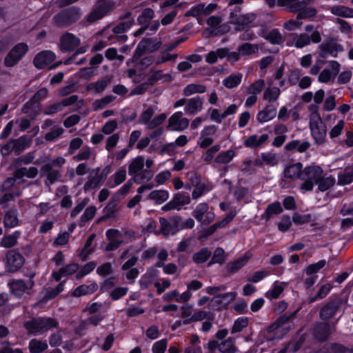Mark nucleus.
Masks as SVG:
<instances>
[{"mask_svg":"<svg viewBox=\"0 0 353 353\" xmlns=\"http://www.w3.org/2000/svg\"><path fill=\"white\" fill-rule=\"evenodd\" d=\"M82 16L81 9L78 6L65 8L52 19V24L57 28H66L77 22Z\"/></svg>","mask_w":353,"mask_h":353,"instance_id":"nucleus-1","label":"nucleus"},{"mask_svg":"<svg viewBox=\"0 0 353 353\" xmlns=\"http://www.w3.org/2000/svg\"><path fill=\"white\" fill-rule=\"evenodd\" d=\"M59 323L57 319L52 317L40 316L33 318L24 323L23 327L31 334H43L54 328H59Z\"/></svg>","mask_w":353,"mask_h":353,"instance_id":"nucleus-2","label":"nucleus"},{"mask_svg":"<svg viewBox=\"0 0 353 353\" xmlns=\"http://www.w3.org/2000/svg\"><path fill=\"white\" fill-rule=\"evenodd\" d=\"M115 8L116 3L112 0H98L92 10L81 21V25L87 27L108 15Z\"/></svg>","mask_w":353,"mask_h":353,"instance_id":"nucleus-3","label":"nucleus"},{"mask_svg":"<svg viewBox=\"0 0 353 353\" xmlns=\"http://www.w3.org/2000/svg\"><path fill=\"white\" fill-rule=\"evenodd\" d=\"M323 174V170L319 165H312L305 168L300 175V180L303 181L300 189L305 192L312 191L314 185L316 184Z\"/></svg>","mask_w":353,"mask_h":353,"instance_id":"nucleus-4","label":"nucleus"},{"mask_svg":"<svg viewBox=\"0 0 353 353\" xmlns=\"http://www.w3.org/2000/svg\"><path fill=\"white\" fill-rule=\"evenodd\" d=\"M35 273H30L28 275V279H12L8 285L10 293L17 298H21L24 294L31 295L33 292V288L35 285L34 278Z\"/></svg>","mask_w":353,"mask_h":353,"instance_id":"nucleus-5","label":"nucleus"},{"mask_svg":"<svg viewBox=\"0 0 353 353\" xmlns=\"http://www.w3.org/2000/svg\"><path fill=\"white\" fill-rule=\"evenodd\" d=\"M347 303V298L343 296H335L331 298L330 301L325 303L319 311V318L323 321H326L334 317L338 311L342 310L344 312L345 305Z\"/></svg>","mask_w":353,"mask_h":353,"instance_id":"nucleus-6","label":"nucleus"},{"mask_svg":"<svg viewBox=\"0 0 353 353\" xmlns=\"http://www.w3.org/2000/svg\"><path fill=\"white\" fill-rule=\"evenodd\" d=\"M310 128L316 143L321 145L325 141L327 127L318 113L311 116Z\"/></svg>","mask_w":353,"mask_h":353,"instance_id":"nucleus-7","label":"nucleus"},{"mask_svg":"<svg viewBox=\"0 0 353 353\" xmlns=\"http://www.w3.org/2000/svg\"><path fill=\"white\" fill-rule=\"evenodd\" d=\"M335 331V325H330L326 321L316 322L311 330L313 337L320 342L328 339L331 334Z\"/></svg>","mask_w":353,"mask_h":353,"instance_id":"nucleus-8","label":"nucleus"},{"mask_svg":"<svg viewBox=\"0 0 353 353\" xmlns=\"http://www.w3.org/2000/svg\"><path fill=\"white\" fill-rule=\"evenodd\" d=\"M28 50V46L25 43L15 45L4 59V64L7 67H13L23 57Z\"/></svg>","mask_w":353,"mask_h":353,"instance_id":"nucleus-9","label":"nucleus"},{"mask_svg":"<svg viewBox=\"0 0 353 353\" xmlns=\"http://www.w3.org/2000/svg\"><path fill=\"white\" fill-rule=\"evenodd\" d=\"M24 263V257L17 250H10L6 252L5 265L9 272H17Z\"/></svg>","mask_w":353,"mask_h":353,"instance_id":"nucleus-10","label":"nucleus"},{"mask_svg":"<svg viewBox=\"0 0 353 353\" xmlns=\"http://www.w3.org/2000/svg\"><path fill=\"white\" fill-rule=\"evenodd\" d=\"M210 208L207 203L198 204L194 211L192 216L201 225H208L215 219V214L212 211L209 210Z\"/></svg>","mask_w":353,"mask_h":353,"instance_id":"nucleus-11","label":"nucleus"},{"mask_svg":"<svg viewBox=\"0 0 353 353\" xmlns=\"http://www.w3.org/2000/svg\"><path fill=\"white\" fill-rule=\"evenodd\" d=\"M161 41L154 38H143L138 44L133 58L137 59L146 52H153L157 50L161 46Z\"/></svg>","mask_w":353,"mask_h":353,"instance_id":"nucleus-12","label":"nucleus"},{"mask_svg":"<svg viewBox=\"0 0 353 353\" xmlns=\"http://www.w3.org/2000/svg\"><path fill=\"white\" fill-rule=\"evenodd\" d=\"M294 41V45L296 48H303L308 46L311 42L319 43L321 41V36L319 31L315 30L311 34L308 35L307 33L297 34L294 33L291 34Z\"/></svg>","mask_w":353,"mask_h":353,"instance_id":"nucleus-13","label":"nucleus"},{"mask_svg":"<svg viewBox=\"0 0 353 353\" xmlns=\"http://www.w3.org/2000/svg\"><path fill=\"white\" fill-rule=\"evenodd\" d=\"M134 19H130L127 21H122L113 27L112 32L114 34L107 37L108 41L115 40L118 42H125L128 39V36L124 34L131 26L134 24Z\"/></svg>","mask_w":353,"mask_h":353,"instance_id":"nucleus-14","label":"nucleus"},{"mask_svg":"<svg viewBox=\"0 0 353 353\" xmlns=\"http://www.w3.org/2000/svg\"><path fill=\"white\" fill-rule=\"evenodd\" d=\"M81 44L80 39L70 32H65L59 40V48L63 52L74 51Z\"/></svg>","mask_w":353,"mask_h":353,"instance_id":"nucleus-15","label":"nucleus"},{"mask_svg":"<svg viewBox=\"0 0 353 353\" xmlns=\"http://www.w3.org/2000/svg\"><path fill=\"white\" fill-rule=\"evenodd\" d=\"M190 203V194L187 192H179L174 194L172 199L162 207V210L170 211L174 209L179 210L181 206Z\"/></svg>","mask_w":353,"mask_h":353,"instance_id":"nucleus-16","label":"nucleus"},{"mask_svg":"<svg viewBox=\"0 0 353 353\" xmlns=\"http://www.w3.org/2000/svg\"><path fill=\"white\" fill-rule=\"evenodd\" d=\"M41 176H46V185H50L59 181L61 176V171L59 169L51 166L50 164H44L40 169Z\"/></svg>","mask_w":353,"mask_h":353,"instance_id":"nucleus-17","label":"nucleus"},{"mask_svg":"<svg viewBox=\"0 0 353 353\" xmlns=\"http://www.w3.org/2000/svg\"><path fill=\"white\" fill-rule=\"evenodd\" d=\"M55 58V54L52 51L43 50L34 57L33 63L37 69H43L52 63Z\"/></svg>","mask_w":353,"mask_h":353,"instance_id":"nucleus-18","label":"nucleus"},{"mask_svg":"<svg viewBox=\"0 0 353 353\" xmlns=\"http://www.w3.org/2000/svg\"><path fill=\"white\" fill-rule=\"evenodd\" d=\"M168 126L172 130L182 131L186 129L189 125V120L183 117L181 112H177L172 114L168 120Z\"/></svg>","mask_w":353,"mask_h":353,"instance_id":"nucleus-19","label":"nucleus"},{"mask_svg":"<svg viewBox=\"0 0 353 353\" xmlns=\"http://www.w3.org/2000/svg\"><path fill=\"white\" fill-rule=\"evenodd\" d=\"M235 292H227L223 294H219L214 296L211 300L210 304L212 307L216 309H221L227 306L229 303L236 299Z\"/></svg>","mask_w":353,"mask_h":353,"instance_id":"nucleus-20","label":"nucleus"},{"mask_svg":"<svg viewBox=\"0 0 353 353\" xmlns=\"http://www.w3.org/2000/svg\"><path fill=\"white\" fill-rule=\"evenodd\" d=\"M269 135L268 134H263L261 136L257 134H252L249 136L244 141V146L248 148H261L268 140Z\"/></svg>","mask_w":353,"mask_h":353,"instance_id":"nucleus-21","label":"nucleus"},{"mask_svg":"<svg viewBox=\"0 0 353 353\" xmlns=\"http://www.w3.org/2000/svg\"><path fill=\"white\" fill-rule=\"evenodd\" d=\"M18 210L15 206L5 212L3 224L6 228H12L19 225Z\"/></svg>","mask_w":353,"mask_h":353,"instance_id":"nucleus-22","label":"nucleus"},{"mask_svg":"<svg viewBox=\"0 0 353 353\" xmlns=\"http://www.w3.org/2000/svg\"><path fill=\"white\" fill-rule=\"evenodd\" d=\"M190 180L192 183L191 185L194 187L192 194L193 199H197L198 198L201 197L205 192L210 190L205 183L201 182L200 178L196 174L192 176Z\"/></svg>","mask_w":353,"mask_h":353,"instance_id":"nucleus-23","label":"nucleus"},{"mask_svg":"<svg viewBox=\"0 0 353 353\" xmlns=\"http://www.w3.org/2000/svg\"><path fill=\"white\" fill-rule=\"evenodd\" d=\"M203 103V99L199 96L188 99L187 104L185 107V113L187 114H196L202 110Z\"/></svg>","mask_w":353,"mask_h":353,"instance_id":"nucleus-24","label":"nucleus"},{"mask_svg":"<svg viewBox=\"0 0 353 353\" xmlns=\"http://www.w3.org/2000/svg\"><path fill=\"white\" fill-rule=\"evenodd\" d=\"M111 80L112 78L110 77H103L95 82L89 83L87 85V90H93L96 93H101L111 83Z\"/></svg>","mask_w":353,"mask_h":353,"instance_id":"nucleus-25","label":"nucleus"},{"mask_svg":"<svg viewBox=\"0 0 353 353\" xmlns=\"http://www.w3.org/2000/svg\"><path fill=\"white\" fill-rule=\"evenodd\" d=\"M38 169L36 167L31 166L29 168L20 167L17 168L14 172V176L18 179L26 176L29 179H34L38 174Z\"/></svg>","mask_w":353,"mask_h":353,"instance_id":"nucleus-26","label":"nucleus"},{"mask_svg":"<svg viewBox=\"0 0 353 353\" xmlns=\"http://www.w3.org/2000/svg\"><path fill=\"white\" fill-rule=\"evenodd\" d=\"M276 115V108L272 105H267L265 108L257 114V121L259 123L267 122L274 119Z\"/></svg>","mask_w":353,"mask_h":353,"instance_id":"nucleus-27","label":"nucleus"},{"mask_svg":"<svg viewBox=\"0 0 353 353\" xmlns=\"http://www.w3.org/2000/svg\"><path fill=\"white\" fill-rule=\"evenodd\" d=\"M321 353H353V350L338 343H332L323 347Z\"/></svg>","mask_w":353,"mask_h":353,"instance_id":"nucleus-28","label":"nucleus"},{"mask_svg":"<svg viewBox=\"0 0 353 353\" xmlns=\"http://www.w3.org/2000/svg\"><path fill=\"white\" fill-rule=\"evenodd\" d=\"M98 289V285L95 282H92L89 285L83 284L77 287L72 293L74 297L92 294Z\"/></svg>","mask_w":353,"mask_h":353,"instance_id":"nucleus-29","label":"nucleus"},{"mask_svg":"<svg viewBox=\"0 0 353 353\" xmlns=\"http://www.w3.org/2000/svg\"><path fill=\"white\" fill-rule=\"evenodd\" d=\"M40 108V103L31 98L23 105L22 112L25 114H28L30 117L34 118L39 114Z\"/></svg>","mask_w":353,"mask_h":353,"instance_id":"nucleus-30","label":"nucleus"},{"mask_svg":"<svg viewBox=\"0 0 353 353\" xmlns=\"http://www.w3.org/2000/svg\"><path fill=\"white\" fill-rule=\"evenodd\" d=\"M353 182V167L347 166L339 172L337 183L340 185H345Z\"/></svg>","mask_w":353,"mask_h":353,"instance_id":"nucleus-31","label":"nucleus"},{"mask_svg":"<svg viewBox=\"0 0 353 353\" xmlns=\"http://www.w3.org/2000/svg\"><path fill=\"white\" fill-rule=\"evenodd\" d=\"M331 13L335 16L344 18H353V8L345 6L338 5L330 8Z\"/></svg>","mask_w":353,"mask_h":353,"instance_id":"nucleus-32","label":"nucleus"},{"mask_svg":"<svg viewBox=\"0 0 353 353\" xmlns=\"http://www.w3.org/2000/svg\"><path fill=\"white\" fill-rule=\"evenodd\" d=\"M302 168L303 165L301 163L290 165L284 170V176L287 179L298 178L300 179V175L303 170Z\"/></svg>","mask_w":353,"mask_h":353,"instance_id":"nucleus-33","label":"nucleus"},{"mask_svg":"<svg viewBox=\"0 0 353 353\" xmlns=\"http://www.w3.org/2000/svg\"><path fill=\"white\" fill-rule=\"evenodd\" d=\"M152 74L148 78V83L153 85L156 82L162 80L163 82H170L172 77L170 74H162L161 70H153L151 69Z\"/></svg>","mask_w":353,"mask_h":353,"instance_id":"nucleus-34","label":"nucleus"},{"mask_svg":"<svg viewBox=\"0 0 353 353\" xmlns=\"http://www.w3.org/2000/svg\"><path fill=\"white\" fill-rule=\"evenodd\" d=\"M319 56L321 58H326L328 54L333 57H336V53H334V50H336V43L332 41H326L319 46Z\"/></svg>","mask_w":353,"mask_h":353,"instance_id":"nucleus-35","label":"nucleus"},{"mask_svg":"<svg viewBox=\"0 0 353 353\" xmlns=\"http://www.w3.org/2000/svg\"><path fill=\"white\" fill-rule=\"evenodd\" d=\"M243 74L241 73L231 74L223 81V85L228 89L236 88L241 82Z\"/></svg>","mask_w":353,"mask_h":353,"instance_id":"nucleus-36","label":"nucleus"},{"mask_svg":"<svg viewBox=\"0 0 353 353\" xmlns=\"http://www.w3.org/2000/svg\"><path fill=\"white\" fill-rule=\"evenodd\" d=\"M154 12L152 8H145L137 18V23L141 26H148L150 22L154 17Z\"/></svg>","mask_w":353,"mask_h":353,"instance_id":"nucleus-37","label":"nucleus"},{"mask_svg":"<svg viewBox=\"0 0 353 353\" xmlns=\"http://www.w3.org/2000/svg\"><path fill=\"white\" fill-rule=\"evenodd\" d=\"M20 236V232L15 231L11 234L5 235L0 241V246L5 248H10L14 246Z\"/></svg>","mask_w":353,"mask_h":353,"instance_id":"nucleus-38","label":"nucleus"},{"mask_svg":"<svg viewBox=\"0 0 353 353\" xmlns=\"http://www.w3.org/2000/svg\"><path fill=\"white\" fill-rule=\"evenodd\" d=\"M303 3L301 0H278V6L287 7L288 10L296 12L303 9Z\"/></svg>","mask_w":353,"mask_h":353,"instance_id":"nucleus-39","label":"nucleus"},{"mask_svg":"<svg viewBox=\"0 0 353 353\" xmlns=\"http://www.w3.org/2000/svg\"><path fill=\"white\" fill-rule=\"evenodd\" d=\"M219 351L221 353H236L238 348L235 345V339L229 337L228 339L220 343Z\"/></svg>","mask_w":353,"mask_h":353,"instance_id":"nucleus-40","label":"nucleus"},{"mask_svg":"<svg viewBox=\"0 0 353 353\" xmlns=\"http://www.w3.org/2000/svg\"><path fill=\"white\" fill-rule=\"evenodd\" d=\"M96 237L95 234H91L88 238L83 249L80 252L79 256L81 259L82 261H85L89 254H92L94 249L91 248L93 241Z\"/></svg>","mask_w":353,"mask_h":353,"instance_id":"nucleus-41","label":"nucleus"},{"mask_svg":"<svg viewBox=\"0 0 353 353\" xmlns=\"http://www.w3.org/2000/svg\"><path fill=\"white\" fill-rule=\"evenodd\" d=\"M145 160L142 156H138L134 159L128 167V173L130 175L137 174L144 166Z\"/></svg>","mask_w":353,"mask_h":353,"instance_id":"nucleus-42","label":"nucleus"},{"mask_svg":"<svg viewBox=\"0 0 353 353\" xmlns=\"http://www.w3.org/2000/svg\"><path fill=\"white\" fill-rule=\"evenodd\" d=\"M238 54L240 57L249 56L255 54L259 50V47L256 44H252L250 43H244L238 47Z\"/></svg>","mask_w":353,"mask_h":353,"instance_id":"nucleus-43","label":"nucleus"},{"mask_svg":"<svg viewBox=\"0 0 353 353\" xmlns=\"http://www.w3.org/2000/svg\"><path fill=\"white\" fill-rule=\"evenodd\" d=\"M148 198L154 201L157 204H161L169 198L168 191L163 190L152 191L148 195Z\"/></svg>","mask_w":353,"mask_h":353,"instance_id":"nucleus-44","label":"nucleus"},{"mask_svg":"<svg viewBox=\"0 0 353 353\" xmlns=\"http://www.w3.org/2000/svg\"><path fill=\"white\" fill-rule=\"evenodd\" d=\"M263 37L268 40L270 43L279 45L283 41V36L278 29H273L270 32L263 35Z\"/></svg>","mask_w":353,"mask_h":353,"instance_id":"nucleus-45","label":"nucleus"},{"mask_svg":"<svg viewBox=\"0 0 353 353\" xmlns=\"http://www.w3.org/2000/svg\"><path fill=\"white\" fill-rule=\"evenodd\" d=\"M283 212V208L281 203L279 201H275L268 205L263 217L266 220H269L273 214H279Z\"/></svg>","mask_w":353,"mask_h":353,"instance_id":"nucleus-46","label":"nucleus"},{"mask_svg":"<svg viewBox=\"0 0 353 353\" xmlns=\"http://www.w3.org/2000/svg\"><path fill=\"white\" fill-rule=\"evenodd\" d=\"M332 288V286L329 283L321 285L316 294L314 296L309 298L308 303L311 304L319 299H324L329 294Z\"/></svg>","mask_w":353,"mask_h":353,"instance_id":"nucleus-47","label":"nucleus"},{"mask_svg":"<svg viewBox=\"0 0 353 353\" xmlns=\"http://www.w3.org/2000/svg\"><path fill=\"white\" fill-rule=\"evenodd\" d=\"M226 50L225 49L218 48L215 51H210L206 54L205 61L208 63L213 64L217 61L218 58L223 59L226 55Z\"/></svg>","mask_w":353,"mask_h":353,"instance_id":"nucleus-48","label":"nucleus"},{"mask_svg":"<svg viewBox=\"0 0 353 353\" xmlns=\"http://www.w3.org/2000/svg\"><path fill=\"white\" fill-rule=\"evenodd\" d=\"M119 201L116 199H112L109 201L108 205L103 209L104 216L103 218H113L115 216V213L118 210Z\"/></svg>","mask_w":353,"mask_h":353,"instance_id":"nucleus-49","label":"nucleus"},{"mask_svg":"<svg viewBox=\"0 0 353 353\" xmlns=\"http://www.w3.org/2000/svg\"><path fill=\"white\" fill-rule=\"evenodd\" d=\"M48 348V344L45 341L34 339L29 342V350L32 353H41Z\"/></svg>","mask_w":353,"mask_h":353,"instance_id":"nucleus-50","label":"nucleus"},{"mask_svg":"<svg viewBox=\"0 0 353 353\" xmlns=\"http://www.w3.org/2000/svg\"><path fill=\"white\" fill-rule=\"evenodd\" d=\"M159 223L161 225V228L159 234H162L164 236H168L169 234L174 235L173 234V227L170 219L168 220L165 218L160 217L159 218Z\"/></svg>","mask_w":353,"mask_h":353,"instance_id":"nucleus-51","label":"nucleus"},{"mask_svg":"<svg viewBox=\"0 0 353 353\" xmlns=\"http://www.w3.org/2000/svg\"><path fill=\"white\" fill-rule=\"evenodd\" d=\"M336 182V180L332 176L323 177V174L321 175V179L318 180L316 184L318 185V189L319 191L324 192L332 187Z\"/></svg>","mask_w":353,"mask_h":353,"instance_id":"nucleus-52","label":"nucleus"},{"mask_svg":"<svg viewBox=\"0 0 353 353\" xmlns=\"http://www.w3.org/2000/svg\"><path fill=\"white\" fill-rule=\"evenodd\" d=\"M248 260V257L241 256L236 261L229 263L227 265L228 271L232 274L235 273L246 264Z\"/></svg>","mask_w":353,"mask_h":353,"instance_id":"nucleus-53","label":"nucleus"},{"mask_svg":"<svg viewBox=\"0 0 353 353\" xmlns=\"http://www.w3.org/2000/svg\"><path fill=\"white\" fill-rule=\"evenodd\" d=\"M206 91V87L203 85L191 83L188 85L183 89V94L186 97L195 93H204Z\"/></svg>","mask_w":353,"mask_h":353,"instance_id":"nucleus-54","label":"nucleus"},{"mask_svg":"<svg viewBox=\"0 0 353 353\" xmlns=\"http://www.w3.org/2000/svg\"><path fill=\"white\" fill-rule=\"evenodd\" d=\"M211 254V252L207 248H204L194 254L192 259L196 263H203L210 257Z\"/></svg>","mask_w":353,"mask_h":353,"instance_id":"nucleus-55","label":"nucleus"},{"mask_svg":"<svg viewBox=\"0 0 353 353\" xmlns=\"http://www.w3.org/2000/svg\"><path fill=\"white\" fill-rule=\"evenodd\" d=\"M284 288L281 283L276 281L274 283L272 288L265 293V297L269 299H276L279 298L280 294L283 292Z\"/></svg>","mask_w":353,"mask_h":353,"instance_id":"nucleus-56","label":"nucleus"},{"mask_svg":"<svg viewBox=\"0 0 353 353\" xmlns=\"http://www.w3.org/2000/svg\"><path fill=\"white\" fill-rule=\"evenodd\" d=\"M235 152L232 150H228L227 151L220 153L214 159V161L217 163H228L234 158Z\"/></svg>","mask_w":353,"mask_h":353,"instance_id":"nucleus-57","label":"nucleus"},{"mask_svg":"<svg viewBox=\"0 0 353 353\" xmlns=\"http://www.w3.org/2000/svg\"><path fill=\"white\" fill-rule=\"evenodd\" d=\"M256 16L252 13L242 14L234 19V23L238 26H247L254 21Z\"/></svg>","mask_w":353,"mask_h":353,"instance_id":"nucleus-58","label":"nucleus"},{"mask_svg":"<svg viewBox=\"0 0 353 353\" xmlns=\"http://www.w3.org/2000/svg\"><path fill=\"white\" fill-rule=\"evenodd\" d=\"M63 329H59L56 332L51 334L49 337V344L52 347L59 346L62 343Z\"/></svg>","mask_w":353,"mask_h":353,"instance_id":"nucleus-59","label":"nucleus"},{"mask_svg":"<svg viewBox=\"0 0 353 353\" xmlns=\"http://www.w3.org/2000/svg\"><path fill=\"white\" fill-rule=\"evenodd\" d=\"M280 92L279 88H268L263 93V99L269 101L270 103L274 102L279 98Z\"/></svg>","mask_w":353,"mask_h":353,"instance_id":"nucleus-60","label":"nucleus"},{"mask_svg":"<svg viewBox=\"0 0 353 353\" xmlns=\"http://www.w3.org/2000/svg\"><path fill=\"white\" fill-rule=\"evenodd\" d=\"M292 221L295 224L301 225L310 223L314 221V219L311 214H301L298 212H295L292 216Z\"/></svg>","mask_w":353,"mask_h":353,"instance_id":"nucleus-61","label":"nucleus"},{"mask_svg":"<svg viewBox=\"0 0 353 353\" xmlns=\"http://www.w3.org/2000/svg\"><path fill=\"white\" fill-rule=\"evenodd\" d=\"M139 173L137 174L132 178V180L136 183H140V181H150L153 176V172L150 170L145 169L141 170Z\"/></svg>","mask_w":353,"mask_h":353,"instance_id":"nucleus-62","label":"nucleus"},{"mask_svg":"<svg viewBox=\"0 0 353 353\" xmlns=\"http://www.w3.org/2000/svg\"><path fill=\"white\" fill-rule=\"evenodd\" d=\"M248 325V319L246 317L238 318L234 323L231 329L232 334L241 332Z\"/></svg>","mask_w":353,"mask_h":353,"instance_id":"nucleus-63","label":"nucleus"},{"mask_svg":"<svg viewBox=\"0 0 353 353\" xmlns=\"http://www.w3.org/2000/svg\"><path fill=\"white\" fill-rule=\"evenodd\" d=\"M299 13L296 16L297 19H305L312 17L316 14V10L313 7H307L298 11Z\"/></svg>","mask_w":353,"mask_h":353,"instance_id":"nucleus-64","label":"nucleus"}]
</instances>
